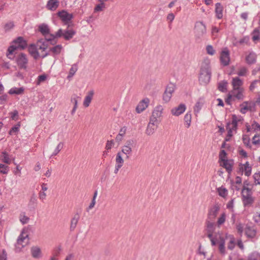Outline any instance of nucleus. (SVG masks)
I'll list each match as a JSON object with an SVG mask.
<instances>
[{"label": "nucleus", "mask_w": 260, "mask_h": 260, "mask_svg": "<svg viewBox=\"0 0 260 260\" xmlns=\"http://www.w3.org/2000/svg\"><path fill=\"white\" fill-rule=\"evenodd\" d=\"M245 234L248 237L252 238L256 235V231L253 228L247 227L245 229Z\"/></svg>", "instance_id": "nucleus-36"}, {"label": "nucleus", "mask_w": 260, "mask_h": 260, "mask_svg": "<svg viewBox=\"0 0 260 260\" xmlns=\"http://www.w3.org/2000/svg\"><path fill=\"white\" fill-rule=\"evenodd\" d=\"M252 40L254 41H258L260 40V32L257 28L255 29L253 31Z\"/></svg>", "instance_id": "nucleus-50"}, {"label": "nucleus", "mask_w": 260, "mask_h": 260, "mask_svg": "<svg viewBox=\"0 0 260 260\" xmlns=\"http://www.w3.org/2000/svg\"><path fill=\"white\" fill-rule=\"evenodd\" d=\"M223 7L220 3H217L216 4L215 13L216 17L218 19H221L222 16Z\"/></svg>", "instance_id": "nucleus-33"}, {"label": "nucleus", "mask_w": 260, "mask_h": 260, "mask_svg": "<svg viewBox=\"0 0 260 260\" xmlns=\"http://www.w3.org/2000/svg\"><path fill=\"white\" fill-rule=\"evenodd\" d=\"M253 219L254 220V221L258 224L260 225V213H256L254 216Z\"/></svg>", "instance_id": "nucleus-64"}, {"label": "nucleus", "mask_w": 260, "mask_h": 260, "mask_svg": "<svg viewBox=\"0 0 260 260\" xmlns=\"http://www.w3.org/2000/svg\"><path fill=\"white\" fill-rule=\"evenodd\" d=\"M24 91V89L23 87L20 88H11L9 91V93L11 94H20L23 93Z\"/></svg>", "instance_id": "nucleus-41"}, {"label": "nucleus", "mask_w": 260, "mask_h": 260, "mask_svg": "<svg viewBox=\"0 0 260 260\" xmlns=\"http://www.w3.org/2000/svg\"><path fill=\"white\" fill-rule=\"evenodd\" d=\"M115 162L116 164H124V159L122 157L121 152H118L117 153L115 158Z\"/></svg>", "instance_id": "nucleus-47"}, {"label": "nucleus", "mask_w": 260, "mask_h": 260, "mask_svg": "<svg viewBox=\"0 0 260 260\" xmlns=\"http://www.w3.org/2000/svg\"><path fill=\"white\" fill-rule=\"evenodd\" d=\"M219 196L222 198H225L228 195V190L223 187H219L217 189Z\"/></svg>", "instance_id": "nucleus-44"}, {"label": "nucleus", "mask_w": 260, "mask_h": 260, "mask_svg": "<svg viewBox=\"0 0 260 260\" xmlns=\"http://www.w3.org/2000/svg\"><path fill=\"white\" fill-rule=\"evenodd\" d=\"M19 220L23 224H24L29 222V218L24 213H22L19 215Z\"/></svg>", "instance_id": "nucleus-46"}, {"label": "nucleus", "mask_w": 260, "mask_h": 260, "mask_svg": "<svg viewBox=\"0 0 260 260\" xmlns=\"http://www.w3.org/2000/svg\"><path fill=\"white\" fill-rule=\"evenodd\" d=\"M175 89L176 86L173 83H170L167 85L162 96L163 100L165 102L167 103L170 101Z\"/></svg>", "instance_id": "nucleus-9"}, {"label": "nucleus", "mask_w": 260, "mask_h": 260, "mask_svg": "<svg viewBox=\"0 0 260 260\" xmlns=\"http://www.w3.org/2000/svg\"><path fill=\"white\" fill-rule=\"evenodd\" d=\"M31 253L34 258H38L41 256V249L37 246L32 247L31 248Z\"/></svg>", "instance_id": "nucleus-31"}, {"label": "nucleus", "mask_w": 260, "mask_h": 260, "mask_svg": "<svg viewBox=\"0 0 260 260\" xmlns=\"http://www.w3.org/2000/svg\"><path fill=\"white\" fill-rule=\"evenodd\" d=\"M204 103L205 102L203 98H200L196 103L193 107V111L196 116H197L198 114L200 113L202 108L204 104Z\"/></svg>", "instance_id": "nucleus-22"}, {"label": "nucleus", "mask_w": 260, "mask_h": 260, "mask_svg": "<svg viewBox=\"0 0 260 260\" xmlns=\"http://www.w3.org/2000/svg\"><path fill=\"white\" fill-rule=\"evenodd\" d=\"M230 92L233 95L234 98L235 100H238L239 101H242L244 100L245 96L244 94V88H239L236 89H232Z\"/></svg>", "instance_id": "nucleus-18"}, {"label": "nucleus", "mask_w": 260, "mask_h": 260, "mask_svg": "<svg viewBox=\"0 0 260 260\" xmlns=\"http://www.w3.org/2000/svg\"><path fill=\"white\" fill-rule=\"evenodd\" d=\"M126 133V128L125 127H122L119 131V134L116 136L115 138V140L117 142H120L122 139L123 137L124 136Z\"/></svg>", "instance_id": "nucleus-35"}, {"label": "nucleus", "mask_w": 260, "mask_h": 260, "mask_svg": "<svg viewBox=\"0 0 260 260\" xmlns=\"http://www.w3.org/2000/svg\"><path fill=\"white\" fill-rule=\"evenodd\" d=\"M240 112L245 114L247 111H255V103L252 101H245L240 105Z\"/></svg>", "instance_id": "nucleus-8"}, {"label": "nucleus", "mask_w": 260, "mask_h": 260, "mask_svg": "<svg viewBox=\"0 0 260 260\" xmlns=\"http://www.w3.org/2000/svg\"><path fill=\"white\" fill-rule=\"evenodd\" d=\"M219 157L220 162L228 159L226 156V153L225 152V150H222L220 151L219 155Z\"/></svg>", "instance_id": "nucleus-55"}, {"label": "nucleus", "mask_w": 260, "mask_h": 260, "mask_svg": "<svg viewBox=\"0 0 260 260\" xmlns=\"http://www.w3.org/2000/svg\"><path fill=\"white\" fill-rule=\"evenodd\" d=\"M254 182L256 184H260V172L255 173L253 175Z\"/></svg>", "instance_id": "nucleus-59"}, {"label": "nucleus", "mask_w": 260, "mask_h": 260, "mask_svg": "<svg viewBox=\"0 0 260 260\" xmlns=\"http://www.w3.org/2000/svg\"><path fill=\"white\" fill-rule=\"evenodd\" d=\"M105 8V3H100L97 5L94 9V12L102 11Z\"/></svg>", "instance_id": "nucleus-52"}, {"label": "nucleus", "mask_w": 260, "mask_h": 260, "mask_svg": "<svg viewBox=\"0 0 260 260\" xmlns=\"http://www.w3.org/2000/svg\"><path fill=\"white\" fill-rule=\"evenodd\" d=\"M220 166L224 168L228 172H231L232 170L233 162L228 159L220 162Z\"/></svg>", "instance_id": "nucleus-29"}, {"label": "nucleus", "mask_w": 260, "mask_h": 260, "mask_svg": "<svg viewBox=\"0 0 260 260\" xmlns=\"http://www.w3.org/2000/svg\"><path fill=\"white\" fill-rule=\"evenodd\" d=\"M206 32V25L202 22H198L195 24V33L198 37H202Z\"/></svg>", "instance_id": "nucleus-13"}, {"label": "nucleus", "mask_w": 260, "mask_h": 260, "mask_svg": "<svg viewBox=\"0 0 260 260\" xmlns=\"http://www.w3.org/2000/svg\"><path fill=\"white\" fill-rule=\"evenodd\" d=\"M242 118L240 117H238L235 115L232 116V121L231 123H228L227 126L231 127L233 130H236L238 122L242 120Z\"/></svg>", "instance_id": "nucleus-23"}, {"label": "nucleus", "mask_w": 260, "mask_h": 260, "mask_svg": "<svg viewBox=\"0 0 260 260\" xmlns=\"http://www.w3.org/2000/svg\"><path fill=\"white\" fill-rule=\"evenodd\" d=\"M80 97L77 94H73L71 98V102L74 104V107L71 111V114L73 115L78 108V102Z\"/></svg>", "instance_id": "nucleus-28"}, {"label": "nucleus", "mask_w": 260, "mask_h": 260, "mask_svg": "<svg viewBox=\"0 0 260 260\" xmlns=\"http://www.w3.org/2000/svg\"><path fill=\"white\" fill-rule=\"evenodd\" d=\"M225 239L229 241L228 243V247L229 249L232 250L235 246V239L233 236H226Z\"/></svg>", "instance_id": "nucleus-30"}, {"label": "nucleus", "mask_w": 260, "mask_h": 260, "mask_svg": "<svg viewBox=\"0 0 260 260\" xmlns=\"http://www.w3.org/2000/svg\"><path fill=\"white\" fill-rule=\"evenodd\" d=\"M234 200L232 199L231 201H230L228 204H226V208L229 209L231 212H234Z\"/></svg>", "instance_id": "nucleus-53"}, {"label": "nucleus", "mask_w": 260, "mask_h": 260, "mask_svg": "<svg viewBox=\"0 0 260 260\" xmlns=\"http://www.w3.org/2000/svg\"><path fill=\"white\" fill-rule=\"evenodd\" d=\"M39 29L42 35L45 36V39L47 42H54V44L56 43V41H54L55 38L51 37V35H54V34L50 33L49 28L47 25L43 24L40 25Z\"/></svg>", "instance_id": "nucleus-7"}, {"label": "nucleus", "mask_w": 260, "mask_h": 260, "mask_svg": "<svg viewBox=\"0 0 260 260\" xmlns=\"http://www.w3.org/2000/svg\"><path fill=\"white\" fill-rule=\"evenodd\" d=\"M256 55L254 53L251 52L246 57V61L248 64H253L255 62Z\"/></svg>", "instance_id": "nucleus-34"}, {"label": "nucleus", "mask_w": 260, "mask_h": 260, "mask_svg": "<svg viewBox=\"0 0 260 260\" xmlns=\"http://www.w3.org/2000/svg\"><path fill=\"white\" fill-rule=\"evenodd\" d=\"M228 82L226 81H222L218 83V89L222 91L225 92L227 90Z\"/></svg>", "instance_id": "nucleus-43"}, {"label": "nucleus", "mask_w": 260, "mask_h": 260, "mask_svg": "<svg viewBox=\"0 0 260 260\" xmlns=\"http://www.w3.org/2000/svg\"><path fill=\"white\" fill-rule=\"evenodd\" d=\"M184 120L186 127L188 128L190 126L191 122V114L190 112L186 113L184 117Z\"/></svg>", "instance_id": "nucleus-40"}, {"label": "nucleus", "mask_w": 260, "mask_h": 260, "mask_svg": "<svg viewBox=\"0 0 260 260\" xmlns=\"http://www.w3.org/2000/svg\"><path fill=\"white\" fill-rule=\"evenodd\" d=\"M221 208V205L219 203H215L211 206L208 211V220L214 221L217 217Z\"/></svg>", "instance_id": "nucleus-3"}, {"label": "nucleus", "mask_w": 260, "mask_h": 260, "mask_svg": "<svg viewBox=\"0 0 260 260\" xmlns=\"http://www.w3.org/2000/svg\"><path fill=\"white\" fill-rule=\"evenodd\" d=\"M213 221L208 220L206 221V227L208 232V237L210 239L212 245L214 246L216 244V240L213 237L212 233L215 229V224Z\"/></svg>", "instance_id": "nucleus-10"}, {"label": "nucleus", "mask_w": 260, "mask_h": 260, "mask_svg": "<svg viewBox=\"0 0 260 260\" xmlns=\"http://www.w3.org/2000/svg\"><path fill=\"white\" fill-rule=\"evenodd\" d=\"M62 49V46L61 45H57L55 46L50 48L49 51L53 53V55L59 54Z\"/></svg>", "instance_id": "nucleus-37"}, {"label": "nucleus", "mask_w": 260, "mask_h": 260, "mask_svg": "<svg viewBox=\"0 0 260 260\" xmlns=\"http://www.w3.org/2000/svg\"><path fill=\"white\" fill-rule=\"evenodd\" d=\"M28 51L35 59H37L40 56L37 45H30L28 47Z\"/></svg>", "instance_id": "nucleus-27"}, {"label": "nucleus", "mask_w": 260, "mask_h": 260, "mask_svg": "<svg viewBox=\"0 0 260 260\" xmlns=\"http://www.w3.org/2000/svg\"><path fill=\"white\" fill-rule=\"evenodd\" d=\"M243 81L239 77L233 78L232 81V85L233 86L232 89H236L239 88H244L242 87Z\"/></svg>", "instance_id": "nucleus-24"}, {"label": "nucleus", "mask_w": 260, "mask_h": 260, "mask_svg": "<svg viewBox=\"0 0 260 260\" xmlns=\"http://www.w3.org/2000/svg\"><path fill=\"white\" fill-rule=\"evenodd\" d=\"M219 250L222 254H224L225 253V242L223 239L221 240L219 243Z\"/></svg>", "instance_id": "nucleus-51"}, {"label": "nucleus", "mask_w": 260, "mask_h": 260, "mask_svg": "<svg viewBox=\"0 0 260 260\" xmlns=\"http://www.w3.org/2000/svg\"><path fill=\"white\" fill-rule=\"evenodd\" d=\"M13 43L16 45L18 49H24L27 46V43L21 37H19L13 41Z\"/></svg>", "instance_id": "nucleus-21"}, {"label": "nucleus", "mask_w": 260, "mask_h": 260, "mask_svg": "<svg viewBox=\"0 0 260 260\" xmlns=\"http://www.w3.org/2000/svg\"><path fill=\"white\" fill-rule=\"evenodd\" d=\"M63 146V143L62 142H59L57 145L56 148L54 150L52 153L51 156H54L57 155L60 151L62 149Z\"/></svg>", "instance_id": "nucleus-48"}, {"label": "nucleus", "mask_w": 260, "mask_h": 260, "mask_svg": "<svg viewBox=\"0 0 260 260\" xmlns=\"http://www.w3.org/2000/svg\"><path fill=\"white\" fill-rule=\"evenodd\" d=\"M186 109L184 104H180L176 107L173 108L171 110V113L175 116H179L183 114Z\"/></svg>", "instance_id": "nucleus-14"}, {"label": "nucleus", "mask_w": 260, "mask_h": 260, "mask_svg": "<svg viewBox=\"0 0 260 260\" xmlns=\"http://www.w3.org/2000/svg\"><path fill=\"white\" fill-rule=\"evenodd\" d=\"M16 61L20 68L24 69L26 68L28 60L24 54H19L16 58Z\"/></svg>", "instance_id": "nucleus-15"}, {"label": "nucleus", "mask_w": 260, "mask_h": 260, "mask_svg": "<svg viewBox=\"0 0 260 260\" xmlns=\"http://www.w3.org/2000/svg\"><path fill=\"white\" fill-rule=\"evenodd\" d=\"M0 172L4 174H7L8 172V167L0 164Z\"/></svg>", "instance_id": "nucleus-62"}, {"label": "nucleus", "mask_w": 260, "mask_h": 260, "mask_svg": "<svg viewBox=\"0 0 260 260\" xmlns=\"http://www.w3.org/2000/svg\"><path fill=\"white\" fill-rule=\"evenodd\" d=\"M80 219V215L78 213H76L74 215L73 217L72 218L70 223V230L71 231H74Z\"/></svg>", "instance_id": "nucleus-25"}, {"label": "nucleus", "mask_w": 260, "mask_h": 260, "mask_svg": "<svg viewBox=\"0 0 260 260\" xmlns=\"http://www.w3.org/2000/svg\"><path fill=\"white\" fill-rule=\"evenodd\" d=\"M29 239L28 234L22 232L20 236L18 237L17 243L16 244V248L18 251H20L23 247L27 245L28 243Z\"/></svg>", "instance_id": "nucleus-5"}, {"label": "nucleus", "mask_w": 260, "mask_h": 260, "mask_svg": "<svg viewBox=\"0 0 260 260\" xmlns=\"http://www.w3.org/2000/svg\"><path fill=\"white\" fill-rule=\"evenodd\" d=\"M243 142L244 144L247 147L249 148L251 147L250 145V138L248 136L244 135L242 138Z\"/></svg>", "instance_id": "nucleus-56"}, {"label": "nucleus", "mask_w": 260, "mask_h": 260, "mask_svg": "<svg viewBox=\"0 0 260 260\" xmlns=\"http://www.w3.org/2000/svg\"><path fill=\"white\" fill-rule=\"evenodd\" d=\"M163 111L164 108L161 105L157 106L153 110L150 119L159 123L161 121Z\"/></svg>", "instance_id": "nucleus-6"}, {"label": "nucleus", "mask_w": 260, "mask_h": 260, "mask_svg": "<svg viewBox=\"0 0 260 260\" xmlns=\"http://www.w3.org/2000/svg\"><path fill=\"white\" fill-rule=\"evenodd\" d=\"M93 95L94 91L93 90H90L87 92L83 102V105L84 107L87 108L89 106L92 100Z\"/></svg>", "instance_id": "nucleus-20"}, {"label": "nucleus", "mask_w": 260, "mask_h": 260, "mask_svg": "<svg viewBox=\"0 0 260 260\" xmlns=\"http://www.w3.org/2000/svg\"><path fill=\"white\" fill-rule=\"evenodd\" d=\"M17 49H18L17 47H16V45H12L11 46H10L8 49V52L9 54H12L15 50H16Z\"/></svg>", "instance_id": "nucleus-61"}, {"label": "nucleus", "mask_w": 260, "mask_h": 260, "mask_svg": "<svg viewBox=\"0 0 260 260\" xmlns=\"http://www.w3.org/2000/svg\"><path fill=\"white\" fill-rule=\"evenodd\" d=\"M220 61L224 66H228L230 61V52L227 48H224L220 54Z\"/></svg>", "instance_id": "nucleus-17"}, {"label": "nucleus", "mask_w": 260, "mask_h": 260, "mask_svg": "<svg viewBox=\"0 0 260 260\" xmlns=\"http://www.w3.org/2000/svg\"><path fill=\"white\" fill-rule=\"evenodd\" d=\"M114 142L113 140H108L107 141L105 148L108 151L112 147H113Z\"/></svg>", "instance_id": "nucleus-57"}, {"label": "nucleus", "mask_w": 260, "mask_h": 260, "mask_svg": "<svg viewBox=\"0 0 260 260\" xmlns=\"http://www.w3.org/2000/svg\"><path fill=\"white\" fill-rule=\"evenodd\" d=\"M226 217V213L223 212H222L219 216V217L217 219V225L218 226H220L222 224H223L225 221Z\"/></svg>", "instance_id": "nucleus-39"}, {"label": "nucleus", "mask_w": 260, "mask_h": 260, "mask_svg": "<svg viewBox=\"0 0 260 260\" xmlns=\"http://www.w3.org/2000/svg\"><path fill=\"white\" fill-rule=\"evenodd\" d=\"M57 14L61 20L64 23H68L73 18V15L68 13L64 10L58 12Z\"/></svg>", "instance_id": "nucleus-19"}, {"label": "nucleus", "mask_w": 260, "mask_h": 260, "mask_svg": "<svg viewBox=\"0 0 260 260\" xmlns=\"http://www.w3.org/2000/svg\"><path fill=\"white\" fill-rule=\"evenodd\" d=\"M59 6L58 0H49L47 4V8L51 11H55Z\"/></svg>", "instance_id": "nucleus-26"}, {"label": "nucleus", "mask_w": 260, "mask_h": 260, "mask_svg": "<svg viewBox=\"0 0 260 260\" xmlns=\"http://www.w3.org/2000/svg\"><path fill=\"white\" fill-rule=\"evenodd\" d=\"M159 124V123L150 119L145 130L146 134L148 136L152 135L157 128Z\"/></svg>", "instance_id": "nucleus-12"}, {"label": "nucleus", "mask_w": 260, "mask_h": 260, "mask_svg": "<svg viewBox=\"0 0 260 260\" xmlns=\"http://www.w3.org/2000/svg\"><path fill=\"white\" fill-rule=\"evenodd\" d=\"M133 143V141L132 140L127 141L126 143L122 147L121 150L120 151L121 152V154H123L125 155L126 159H129L132 154Z\"/></svg>", "instance_id": "nucleus-11"}, {"label": "nucleus", "mask_w": 260, "mask_h": 260, "mask_svg": "<svg viewBox=\"0 0 260 260\" xmlns=\"http://www.w3.org/2000/svg\"><path fill=\"white\" fill-rule=\"evenodd\" d=\"M37 46L38 49L42 50V51H45L48 47L47 44L43 40H40L38 41L37 43Z\"/></svg>", "instance_id": "nucleus-38"}, {"label": "nucleus", "mask_w": 260, "mask_h": 260, "mask_svg": "<svg viewBox=\"0 0 260 260\" xmlns=\"http://www.w3.org/2000/svg\"><path fill=\"white\" fill-rule=\"evenodd\" d=\"M206 50L208 54L213 55L215 53V50L211 45H208L206 47Z\"/></svg>", "instance_id": "nucleus-60"}, {"label": "nucleus", "mask_w": 260, "mask_h": 260, "mask_svg": "<svg viewBox=\"0 0 260 260\" xmlns=\"http://www.w3.org/2000/svg\"><path fill=\"white\" fill-rule=\"evenodd\" d=\"M77 70L78 66L76 64H73L70 70L69 74L68 76V78L69 79L72 78L75 75Z\"/></svg>", "instance_id": "nucleus-45"}, {"label": "nucleus", "mask_w": 260, "mask_h": 260, "mask_svg": "<svg viewBox=\"0 0 260 260\" xmlns=\"http://www.w3.org/2000/svg\"><path fill=\"white\" fill-rule=\"evenodd\" d=\"M241 169L242 170V172L244 173L246 176H249L251 174V167L250 166L248 161L242 166Z\"/></svg>", "instance_id": "nucleus-32"}, {"label": "nucleus", "mask_w": 260, "mask_h": 260, "mask_svg": "<svg viewBox=\"0 0 260 260\" xmlns=\"http://www.w3.org/2000/svg\"><path fill=\"white\" fill-rule=\"evenodd\" d=\"M98 195V192L97 191H95L94 193V195L92 200L91 202L90 203V205H89V207L88 208V210H90L92 208H93L95 204V199Z\"/></svg>", "instance_id": "nucleus-54"}, {"label": "nucleus", "mask_w": 260, "mask_h": 260, "mask_svg": "<svg viewBox=\"0 0 260 260\" xmlns=\"http://www.w3.org/2000/svg\"><path fill=\"white\" fill-rule=\"evenodd\" d=\"M211 72L210 69V61L208 60L202 62L199 76L200 83L203 85L208 84L211 79Z\"/></svg>", "instance_id": "nucleus-1"}, {"label": "nucleus", "mask_w": 260, "mask_h": 260, "mask_svg": "<svg viewBox=\"0 0 260 260\" xmlns=\"http://www.w3.org/2000/svg\"><path fill=\"white\" fill-rule=\"evenodd\" d=\"M150 100L148 98H145L141 100L138 104L136 111L137 113H141L144 111L149 105Z\"/></svg>", "instance_id": "nucleus-16"}, {"label": "nucleus", "mask_w": 260, "mask_h": 260, "mask_svg": "<svg viewBox=\"0 0 260 260\" xmlns=\"http://www.w3.org/2000/svg\"><path fill=\"white\" fill-rule=\"evenodd\" d=\"M14 27V23L12 22L7 23L4 26L5 31H9Z\"/></svg>", "instance_id": "nucleus-58"}, {"label": "nucleus", "mask_w": 260, "mask_h": 260, "mask_svg": "<svg viewBox=\"0 0 260 260\" xmlns=\"http://www.w3.org/2000/svg\"><path fill=\"white\" fill-rule=\"evenodd\" d=\"M249 40V38L247 36L244 37L242 39H241L239 41H237L235 45H243V44H247L248 43Z\"/></svg>", "instance_id": "nucleus-49"}, {"label": "nucleus", "mask_w": 260, "mask_h": 260, "mask_svg": "<svg viewBox=\"0 0 260 260\" xmlns=\"http://www.w3.org/2000/svg\"><path fill=\"white\" fill-rule=\"evenodd\" d=\"M1 159L6 164H10L11 162V160L9 158V154L5 151L2 152Z\"/></svg>", "instance_id": "nucleus-42"}, {"label": "nucleus", "mask_w": 260, "mask_h": 260, "mask_svg": "<svg viewBox=\"0 0 260 260\" xmlns=\"http://www.w3.org/2000/svg\"><path fill=\"white\" fill-rule=\"evenodd\" d=\"M242 196L243 202L245 206L250 205L253 202L250 189L244 187L242 190Z\"/></svg>", "instance_id": "nucleus-4"}, {"label": "nucleus", "mask_w": 260, "mask_h": 260, "mask_svg": "<svg viewBox=\"0 0 260 260\" xmlns=\"http://www.w3.org/2000/svg\"><path fill=\"white\" fill-rule=\"evenodd\" d=\"M11 117L13 120H16L18 119V112L17 110H14L10 113Z\"/></svg>", "instance_id": "nucleus-63"}, {"label": "nucleus", "mask_w": 260, "mask_h": 260, "mask_svg": "<svg viewBox=\"0 0 260 260\" xmlns=\"http://www.w3.org/2000/svg\"><path fill=\"white\" fill-rule=\"evenodd\" d=\"M76 34V31L73 29H69L66 30H63L60 28L54 34V35H51V37L54 38H58L63 37L66 40H69L73 38V36Z\"/></svg>", "instance_id": "nucleus-2"}]
</instances>
